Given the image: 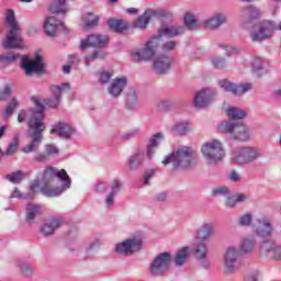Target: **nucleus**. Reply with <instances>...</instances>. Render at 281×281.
Wrapping results in <instances>:
<instances>
[{"label":"nucleus","mask_w":281,"mask_h":281,"mask_svg":"<svg viewBox=\"0 0 281 281\" xmlns=\"http://www.w3.org/2000/svg\"><path fill=\"white\" fill-rule=\"evenodd\" d=\"M35 108L29 110H21L18 114L19 124H23V122H27V126L30 131H34L30 134L31 142L22 147V153L24 155H30V153H36L38 148H41V144H43V133L45 132V105L38 101V99L33 100Z\"/></svg>","instance_id":"nucleus-1"},{"label":"nucleus","mask_w":281,"mask_h":281,"mask_svg":"<svg viewBox=\"0 0 281 281\" xmlns=\"http://www.w3.org/2000/svg\"><path fill=\"white\" fill-rule=\"evenodd\" d=\"M199 162L196 151L188 146L178 147L162 160V166L172 164L173 170H188Z\"/></svg>","instance_id":"nucleus-2"},{"label":"nucleus","mask_w":281,"mask_h":281,"mask_svg":"<svg viewBox=\"0 0 281 281\" xmlns=\"http://www.w3.org/2000/svg\"><path fill=\"white\" fill-rule=\"evenodd\" d=\"M201 153L206 166H217L225 159V148L218 139L204 143Z\"/></svg>","instance_id":"nucleus-3"},{"label":"nucleus","mask_w":281,"mask_h":281,"mask_svg":"<svg viewBox=\"0 0 281 281\" xmlns=\"http://www.w3.org/2000/svg\"><path fill=\"white\" fill-rule=\"evenodd\" d=\"M277 30L281 32V21L277 25L273 21L265 20L254 25V29L250 31L249 36L252 43H262V41L271 38V36H273V32H276Z\"/></svg>","instance_id":"nucleus-4"},{"label":"nucleus","mask_w":281,"mask_h":281,"mask_svg":"<svg viewBox=\"0 0 281 281\" xmlns=\"http://www.w3.org/2000/svg\"><path fill=\"white\" fill-rule=\"evenodd\" d=\"M218 131L226 133L229 135L231 139H235V142H247L250 137L247 125L238 124L232 120L220 123Z\"/></svg>","instance_id":"nucleus-5"},{"label":"nucleus","mask_w":281,"mask_h":281,"mask_svg":"<svg viewBox=\"0 0 281 281\" xmlns=\"http://www.w3.org/2000/svg\"><path fill=\"white\" fill-rule=\"evenodd\" d=\"M114 249L120 256H133V254L144 249V235L135 233L125 240L117 243Z\"/></svg>","instance_id":"nucleus-6"},{"label":"nucleus","mask_w":281,"mask_h":281,"mask_svg":"<svg viewBox=\"0 0 281 281\" xmlns=\"http://www.w3.org/2000/svg\"><path fill=\"white\" fill-rule=\"evenodd\" d=\"M55 179L59 180L61 186L55 188H49L47 186L42 187L41 191L44 196H48L49 199L60 196V194H64V192H67V190L71 188V178L69 177V173H67V170L57 169Z\"/></svg>","instance_id":"nucleus-7"},{"label":"nucleus","mask_w":281,"mask_h":281,"mask_svg":"<svg viewBox=\"0 0 281 281\" xmlns=\"http://www.w3.org/2000/svg\"><path fill=\"white\" fill-rule=\"evenodd\" d=\"M170 262H172V256L170 252L158 254L150 262L148 273L153 278H161L170 271Z\"/></svg>","instance_id":"nucleus-8"},{"label":"nucleus","mask_w":281,"mask_h":281,"mask_svg":"<svg viewBox=\"0 0 281 281\" xmlns=\"http://www.w3.org/2000/svg\"><path fill=\"white\" fill-rule=\"evenodd\" d=\"M260 157H262V153L257 147H239L234 150L232 161L237 166H247Z\"/></svg>","instance_id":"nucleus-9"},{"label":"nucleus","mask_w":281,"mask_h":281,"mask_svg":"<svg viewBox=\"0 0 281 281\" xmlns=\"http://www.w3.org/2000/svg\"><path fill=\"white\" fill-rule=\"evenodd\" d=\"M259 256L270 260L281 261V241L274 238H267L259 245Z\"/></svg>","instance_id":"nucleus-10"},{"label":"nucleus","mask_w":281,"mask_h":281,"mask_svg":"<svg viewBox=\"0 0 281 281\" xmlns=\"http://www.w3.org/2000/svg\"><path fill=\"white\" fill-rule=\"evenodd\" d=\"M159 48V42L155 36H153L150 40H148L142 48L133 50L132 56L138 60H145L148 63V60H151L155 58V54L157 53V49Z\"/></svg>","instance_id":"nucleus-11"},{"label":"nucleus","mask_w":281,"mask_h":281,"mask_svg":"<svg viewBox=\"0 0 281 281\" xmlns=\"http://www.w3.org/2000/svg\"><path fill=\"white\" fill-rule=\"evenodd\" d=\"M183 34H186V26L183 25L162 24L154 36L158 43H161V38H177Z\"/></svg>","instance_id":"nucleus-12"},{"label":"nucleus","mask_w":281,"mask_h":281,"mask_svg":"<svg viewBox=\"0 0 281 281\" xmlns=\"http://www.w3.org/2000/svg\"><path fill=\"white\" fill-rule=\"evenodd\" d=\"M252 232L259 238H269L273 234V224H271V220L267 216L257 218L252 224Z\"/></svg>","instance_id":"nucleus-13"},{"label":"nucleus","mask_w":281,"mask_h":281,"mask_svg":"<svg viewBox=\"0 0 281 281\" xmlns=\"http://www.w3.org/2000/svg\"><path fill=\"white\" fill-rule=\"evenodd\" d=\"M161 16H166V11L147 9L134 21V27L146 30L153 19H161Z\"/></svg>","instance_id":"nucleus-14"},{"label":"nucleus","mask_w":281,"mask_h":281,"mask_svg":"<svg viewBox=\"0 0 281 281\" xmlns=\"http://www.w3.org/2000/svg\"><path fill=\"white\" fill-rule=\"evenodd\" d=\"M21 67L25 71L26 76H32V74H42L45 68V64L43 63V57L37 55L33 60H31L30 57H23Z\"/></svg>","instance_id":"nucleus-15"},{"label":"nucleus","mask_w":281,"mask_h":281,"mask_svg":"<svg viewBox=\"0 0 281 281\" xmlns=\"http://www.w3.org/2000/svg\"><path fill=\"white\" fill-rule=\"evenodd\" d=\"M4 49H23L25 44L21 37V29H11L7 34V38L2 42Z\"/></svg>","instance_id":"nucleus-16"},{"label":"nucleus","mask_w":281,"mask_h":281,"mask_svg":"<svg viewBox=\"0 0 281 281\" xmlns=\"http://www.w3.org/2000/svg\"><path fill=\"white\" fill-rule=\"evenodd\" d=\"M218 86L224 91H227L228 93H233V95H244V93L251 91V89L254 88L251 83L246 82V83L236 85L226 79L220 80Z\"/></svg>","instance_id":"nucleus-17"},{"label":"nucleus","mask_w":281,"mask_h":281,"mask_svg":"<svg viewBox=\"0 0 281 281\" xmlns=\"http://www.w3.org/2000/svg\"><path fill=\"white\" fill-rule=\"evenodd\" d=\"M109 45V35L104 34H92L80 43L81 49H87V47H95L97 49H104Z\"/></svg>","instance_id":"nucleus-18"},{"label":"nucleus","mask_w":281,"mask_h":281,"mask_svg":"<svg viewBox=\"0 0 281 281\" xmlns=\"http://www.w3.org/2000/svg\"><path fill=\"white\" fill-rule=\"evenodd\" d=\"M71 89V86L69 83H61L60 86H52L50 92L53 98H48L44 100V103L46 106H49V109H56L58 104H60V97L63 93L69 91Z\"/></svg>","instance_id":"nucleus-19"},{"label":"nucleus","mask_w":281,"mask_h":281,"mask_svg":"<svg viewBox=\"0 0 281 281\" xmlns=\"http://www.w3.org/2000/svg\"><path fill=\"white\" fill-rule=\"evenodd\" d=\"M64 30L65 34H69V30L65 27V24L56 19V16H48L44 21V32L46 36H50L54 38V36H57L58 31Z\"/></svg>","instance_id":"nucleus-20"},{"label":"nucleus","mask_w":281,"mask_h":281,"mask_svg":"<svg viewBox=\"0 0 281 281\" xmlns=\"http://www.w3.org/2000/svg\"><path fill=\"white\" fill-rule=\"evenodd\" d=\"M128 87V78L125 76L116 77L112 79L108 87V93L111 98H120L124 93V89Z\"/></svg>","instance_id":"nucleus-21"},{"label":"nucleus","mask_w":281,"mask_h":281,"mask_svg":"<svg viewBox=\"0 0 281 281\" xmlns=\"http://www.w3.org/2000/svg\"><path fill=\"white\" fill-rule=\"evenodd\" d=\"M216 229L214 222H203L195 232V243H207Z\"/></svg>","instance_id":"nucleus-22"},{"label":"nucleus","mask_w":281,"mask_h":281,"mask_svg":"<svg viewBox=\"0 0 281 281\" xmlns=\"http://www.w3.org/2000/svg\"><path fill=\"white\" fill-rule=\"evenodd\" d=\"M74 133H76V127L66 122H58L50 130V135H57L60 139H71Z\"/></svg>","instance_id":"nucleus-23"},{"label":"nucleus","mask_w":281,"mask_h":281,"mask_svg":"<svg viewBox=\"0 0 281 281\" xmlns=\"http://www.w3.org/2000/svg\"><path fill=\"white\" fill-rule=\"evenodd\" d=\"M193 256L199 260L203 269H207L210 267V260L207 259V244L205 241L194 243Z\"/></svg>","instance_id":"nucleus-24"},{"label":"nucleus","mask_w":281,"mask_h":281,"mask_svg":"<svg viewBox=\"0 0 281 281\" xmlns=\"http://www.w3.org/2000/svg\"><path fill=\"white\" fill-rule=\"evenodd\" d=\"M172 65V58L166 55H159L154 59L153 69L155 74L164 76L167 71H170Z\"/></svg>","instance_id":"nucleus-25"},{"label":"nucleus","mask_w":281,"mask_h":281,"mask_svg":"<svg viewBox=\"0 0 281 281\" xmlns=\"http://www.w3.org/2000/svg\"><path fill=\"white\" fill-rule=\"evenodd\" d=\"M225 23H227V14L215 12L204 21V27H206V30H218V27H223Z\"/></svg>","instance_id":"nucleus-26"},{"label":"nucleus","mask_w":281,"mask_h":281,"mask_svg":"<svg viewBox=\"0 0 281 281\" xmlns=\"http://www.w3.org/2000/svg\"><path fill=\"white\" fill-rule=\"evenodd\" d=\"M212 102V90L203 89L198 92L193 99V104L195 109H205V106H210Z\"/></svg>","instance_id":"nucleus-27"},{"label":"nucleus","mask_w":281,"mask_h":281,"mask_svg":"<svg viewBox=\"0 0 281 281\" xmlns=\"http://www.w3.org/2000/svg\"><path fill=\"white\" fill-rule=\"evenodd\" d=\"M64 223L65 220H63V217H54L49 222L44 223L40 232L42 236H53L54 232H56Z\"/></svg>","instance_id":"nucleus-28"},{"label":"nucleus","mask_w":281,"mask_h":281,"mask_svg":"<svg viewBox=\"0 0 281 281\" xmlns=\"http://www.w3.org/2000/svg\"><path fill=\"white\" fill-rule=\"evenodd\" d=\"M144 159H146V151L144 149H138L128 157L127 166L130 170H138L144 165Z\"/></svg>","instance_id":"nucleus-29"},{"label":"nucleus","mask_w":281,"mask_h":281,"mask_svg":"<svg viewBox=\"0 0 281 281\" xmlns=\"http://www.w3.org/2000/svg\"><path fill=\"white\" fill-rule=\"evenodd\" d=\"M241 19L244 23H251L256 19H260V11L254 5L245 7L240 10Z\"/></svg>","instance_id":"nucleus-30"},{"label":"nucleus","mask_w":281,"mask_h":281,"mask_svg":"<svg viewBox=\"0 0 281 281\" xmlns=\"http://www.w3.org/2000/svg\"><path fill=\"white\" fill-rule=\"evenodd\" d=\"M256 237L254 236H247L241 238L239 243V251L240 254L249 255L256 251V245H257Z\"/></svg>","instance_id":"nucleus-31"},{"label":"nucleus","mask_w":281,"mask_h":281,"mask_svg":"<svg viewBox=\"0 0 281 281\" xmlns=\"http://www.w3.org/2000/svg\"><path fill=\"white\" fill-rule=\"evenodd\" d=\"M190 131H192V124H190L188 121H180L171 126V133L173 135H178L179 137L188 135Z\"/></svg>","instance_id":"nucleus-32"},{"label":"nucleus","mask_w":281,"mask_h":281,"mask_svg":"<svg viewBox=\"0 0 281 281\" xmlns=\"http://www.w3.org/2000/svg\"><path fill=\"white\" fill-rule=\"evenodd\" d=\"M49 12L52 14H67L69 7L66 0H53L49 5Z\"/></svg>","instance_id":"nucleus-33"},{"label":"nucleus","mask_w":281,"mask_h":281,"mask_svg":"<svg viewBox=\"0 0 281 281\" xmlns=\"http://www.w3.org/2000/svg\"><path fill=\"white\" fill-rule=\"evenodd\" d=\"M240 269L239 260L223 259V270L226 276H234Z\"/></svg>","instance_id":"nucleus-34"},{"label":"nucleus","mask_w":281,"mask_h":281,"mask_svg":"<svg viewBox=\"0 0 281 281\" xmlns=\"http://www.w3.org/2000/svg\"><path fill=\"white\" fill-rule=\"evenodd\" d=\"M184 25L188 27V30H196L201 25V21H199V18L190 11L184 13Z\"/></svg>","instance_id":"nucleus-35"},{"label":"nucleus","mask_w":281,"mask_h":281,"mask_svg":"<svg viewBox=\"0 0 281 281\" xmlns=\"http://www.w3.org/2000/svg\"><path fill=\"white\" fill-rule=\"evenodd\" d=\"M108 25L112 32H116L117 34H122V32L128 30V24L124 20L110 19Z\"/></svg>","instance_id":"nucleus-36"},{"label":"nucleus","mask_w":281,"mask_h":281,"mask_svg":"<svg viewBox=\"0 0 281 281\" xmlns=\"http://www.w3.org/2000/svg\"><path fill=\"white\" fill-rule=\"evenodd\" d=\"M19 58L20 55L14 52L0 55V69H5V67L12 65L15 60H19Z\"/></svg>","instance_id":"nucleus-37"},{"label":"nucleus","mask_w":281,"mask_h":281,"mask_svg":"<svg viewBox=\"0 0 281 281\" xmlns=\"http://www.w3.org/2000/svg\"><path fill=\"white\" fill-rule=\"evenodd\" d=\"M139 104V97L137 95V90L134 88H130L127 91V98H126V106L127 109H135Z\"/></svg>","instance_id":"nucleus-38"},{"label":"nucleus","mask_w":281,"mask_h":281,"mask_svg":"<svg viewBox=\"0 0 281 281\" xmlns=\"http://www.w3.org/2000/svg\"><path fill=\"white\" fill-rule=\"evenodd\" d=\"M189 254L190 249L188 247H183L178 250L175 258L176 267H182V265L186 263V260H188Z\"/></svg>","instance_id":"nucleus-39"},{"label":"nucleus","mask_w":281,"mask_h":281,"mask_svg":"<svg viewBox=\"0 0 281 281\" xmlns=\"http://www.w3.org/2000/svg\"><path fill=\"white\" fill-rule=\"evenodd\" d=\"M100 247H102V239H94L91 241L85 250L86 258L95 256V252L100 249Z\"/></svg>","instance_id":"nucleus-40"},{"label":"nucleus","mask_w":281,"mask_h":281,"mask_svg":"<svg viewBox=\"0 0 281 281\" xmlns=\"http://www.w3.org/2000/svg\"><path fill=\"white\" fill-rule=\"evenodd\" d=\"M19 150V136H14L4 150L5 157H14Z\"/></svg>","instance_id":"nucleus-41"},{"label":"nucleus","mask_w":281,"mask_h":281,"mask_svg":"<svg viewBox=\"0 0 281 281\" xmlns=\"http://www.w3.org/2000/svg\"><path fill=\"white\" fill-rule=\"evenodd\" d=\"M251 67L252 72L256 74V76H262V74H265V60L262 57H255Z\"/></svg>","instance_id":"nucleus-42"},{"label":"nucleus","mask_w":281,"mask_h":281,"mask_svg":"<svg viewBox=\"0 0 281 281\" xmlns=\"http://www.w3.org/2000/svg\"><path fill=\"white\" fill-rule=\"evenodd\" d=\"M41 213V206L29 204L26 205V222L33 223L34 218L36 217V214Z\"/></svg>","instance_id":"nucleus-43"},{"label":"nucleus","mask_w":281,"mask_h":281,"mask_svg":"<svg viewBox=\"0 0 281 281\" xmlns=\"http://www.w3.org/2000/svg\"><path fill=\"white\" fill-rule=\"evenodd\" d=\"M227 116L232 117V120H245L247 113H245L241 109L231 106L226 110Z\"/></svg>","instance_id":"nucleus-44"},{"label":"nucleus","mask_w":281,"mask_h":281,"mask_svg":"<svg viewBox=\"0 0 281 281\" xmlns=\"http://www.w3.org/2000/svg\"><path fill=\"white\" fill-rule=\"evenodd\" d=\"M98 58H106V52H104L102 49H97L91 55H87L85 57V63H86L87 67H89V65H91V63L98 60Z\"/></svg>","instance_id":"nucleus-45"},{"label":"nucleus","mask_w":281,"mask_h":281,"mask_svg":"<svg viewBox=\"0 0 281 281\" xmlns=\"http://www.w3.org/2000/svg\"><path fill=\"white\" fill-rule=\"evenodd\" d=\"M56 172H57V168L54 167H48L44 170V175H43V183H45V186L52 183V181H54L56 179Z\"/></svg>","instance_id":"nucleus-46"},{"label":"nucleus","mask_w":281,"mask_h":281,"mask_svg":"<svg viewBox=\"0 0 281 281\" xmlns=\"http://www.w3.org/2000/svg\"><path fill=\"white\" fill-rule=\"evenodd\" d=\"M240 250L234 246L226 248L223 260H238Z\"/></svg>","instance_id":"nucleus-47"},{"label":"nucleus","mask_w":281,"mask_h":281,"mask_svg":"<svg viewBox=\"0 0 281 281\" xmlns=\"http://www.w3.org/2000/svg\"><path fill=\"white\" fill-rule=\"evenodd\" d=\"M237 225L239 227H251V223H254V217L251 213H245L237 218Z\"/></svg>","instance_id":"nucleus-48"},{"label":"nucleus","mask_w":281,"mask_h":281,"mask_svg":"<svg viewBox=\"0 0 281 281\" xmlns=\"http://www.w3.org/2000/svg\"><path fill=\"white\" fill-rule=\"evenodd\" d=\"M18 267H19L21 273H23L26 278H30V276H32V273H34V267H32V265H30L26 261H19Z\"/></svg>","instance_id":"nucleus-49"},{"label":"nucleus","mask_w":281,"mask_h":281,"mask_svg":"<svg viewBox=\"0 0 281 281\" xmlns=\"http://www.w3.org/2000/svg\"><path fill=\"white\" fill-rule=\"evenodd\" d=\"M27 173H25L22 170H18L15 172L9 173L7 176L8 181H10L11 183H20V181H23V179H25V176Z\"/></svg>","instance_id":"nucleus-50"},{"label":"nucleus","mask_w":281,"mask_h":281,"mask_svg":"<svg viewBox=\"0 0 281 281\" xmlns=\"http://www.w3.org/2000/svg\"><path fill=\"white\" fill-rule=\"evenodd\" d=\"M99 20L100 18L98 15H93V13H87L83 16L85 27H95Z\"/></svg>","instance_id":"nucleus-51"},{"label":"nucleus","mask_w":281,"mask_h":281,"mask_svg":"<svg viewBox=\"0 0 281 281\" xmlns=\"http://www.w3.org/2000/svg\"><path fill=\"white\" fill-rule=\"evenodd\" d=\"M7 23H9L11 30L21 29V26L19 25V22H16V18L14 16V10H8Z\"/></svg>","instance_id":"nucleus-52"},{"label":"nucleus","mask_w":281,"mask_h":281,"mask_svg":"<svg viewBox=\"0 0 281 281\" xmlns=\"http://www.w3.org/2000/svg\"><path fill=\"white\" fill-rule=\"evenodd\" d=\"M161 142H164V134L156 133L149 138V142L147 145L159 148V145L161 144Z\"/></svg>","instance_id":"nucleus-53"},{"label":"nucleus","mask_w":281,"mask_h":281,"mask_svg":"<svg viewBox=\"0 0 281 281\" xmlns=\"http://www.w3.org/2000/svg\"><path fill=\"white\" fill-rule=\"evenodd\" d=\"M19 106V101L16 99H12L11 102L7 105L4 110V117H10L12 113H14V110Z\"/></svg>","instance_id":"nucleus-54"},{"label":"nucleus","mask_w":281,"mask_h":281,"mask_svg":"<svg viewBox=\"0 0 281 281\" xmlns=\"http://www.w3.org/2000/svg\"><path fill=\"white\" fill-rule=\"evenodd\" d=\"M175 108V104L169 100H161L157 103V109L159 111H172Z\"/></svg>","instance_id":"nucleus-55"},{"label":"nucleus","mask_w":281,"mask_h":281,"mask_svg":"<svg viewBox=\"0 0 281 281\" xmlns=\"http://www.w3.org/2000/svg\"><path fill=\"white\" fill-rule=\"evenodd\" d=\"M212 65L215 69H223L227 65V61L223 57H213Z\"/></svg>","instance_id":"nucleus-56"},{"label":"nucleus","mask_w":281,"mask_h":281,"mask_svg":"<svg viewBox=\"0 0 281 281\" xmlns=\"http://www.w3.org/2000/svg\"><path fill=\"white\" fill-rule=\"evenodd\" d=\"M111 78H113L111 72L102 71L99 75V82L100 85H109V82H111Z\"/></svg>","instance_id":"nucleus-57"},{"label":"nucleus","mask_w":281,"mask_h":281,"mask_svg":"<svg viewBox=\"0 0 281 281\" xmlns=\"http://www.w3.org/2000/svg\"><path fill=\"white\" fill-rule=\"evenodd\" d=\"M44 150L48 157H54V155H58V147L54 144H46Z\"/></svg>","instance_id":"nucleus-58"},{"label":"nucleus","mask_w":281,"mask_h":281,"mask_svg":"<svg viewBox=\"0 0 281 281\" xmlns=\"http://www.w3.org/2000/svg\"><path fill=\"white\" fill-rule=\"evenodd\" d=\"M229 189L227 187H217L213 189V196H227Z\"/></svg>","instance_id":"nucleus-59"},{"label":"nucleus","mask_w":281,"mask_h":281,"mask_svg":"<svg viewBox=\"0 0 281 281\" xmlns=\"http://www.w3.org/2000/svg\"><path fill=\"white\" fill-rule=\"evenodd\" d=\"M223 49L226 52V56H237V54H240V48L234 47V46H227V45H221Z\"/></svg>","instance_id":"nucleus-60"},{"label":"nucleus","mask_w":281,"mask_h":281,"mask_svg":"<svg viewBox=\"0 0 281 281\" xmlns=\"http://www.w3.org/2000/svg\"><path fill=\"white\" fill-rule=\"evenodd\" d=\"M120 190H122V182L120 181V179H114L111 183V194H117V192H120Z\"/></svg>","instance_id":"nucleus-61"},{"label":"nucleus","mask_w":281,"mask_h":281,"mask_svg":"<svg viewBox=\"0 0 281 281\" xmlns=\"http://www.w3.org/2000/svg\"><path fill=\"white\" fill-rule=\"evenodd\" d=\"M156 172H157V169H147L145 171V177H144L145 186H148V183H150V179H153L155 177Z\"/></svg>","instance_id":"nucleus-62"},{"label":"nucleus","mask_w":281,"mask_h":281,"mask_svg":"<svg viewBox=\"0 0 281 281\" xmlns=\"http://www.w3.org/2000/svg\"><path fill=\"white\" fill-rule=\"evenodd\" d=\"M162 52H172L175 47H177V42L175 41H168L162 44Z\"/></svg>","instance_id":"nucleus-63"},{"label":"nucleus","mask_w":281,"mask_h":281,"mask_svg":"<svg viewBox=\"0 0 281 281\" xmlns=\"http://www.w3.org/2000/svg\"><path fill=\"white\" fill-rule=\"evenodd\" d=\"M12 95V89L10 86H5L2 91H0V100H8Z\"/></svg>","instance_id":"nucleus-64"}]
</instances>
